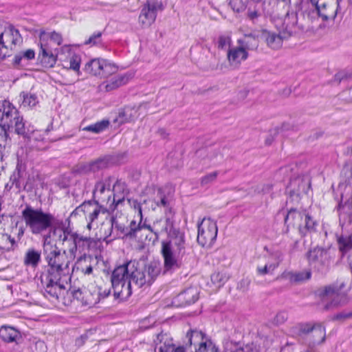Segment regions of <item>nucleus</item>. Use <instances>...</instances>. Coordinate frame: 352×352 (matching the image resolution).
Wrapping results in <instances>:
<instances>
[{"instance_id":"nucleus-47","label":"nucleus","mask_w":352,"mask_h":352,"mask_svg":"<svg viewBox=\"0 0 352 352\" xmlns=\"http://www.w3.org/2000/svg\"><path fill=\"white\" fill-rule=\"evenodd\" d=\"M133 112V109L131 108H124L119 112L116 121L121 124L132 121L134 118Z\"/></svg>"},{"instance_id":"nucleus-49","label":"nucleus","mask_w":352,"mask_h":352,"mask_svg":"<svg viewBox=\"0 0 352 352\" xmlns=\"http://www.w3.org/2000/svg\"><path fill=\"white\" fill-rule=\"evenodd\" d=\"M338 243L339 245V250L342 254H346L349 251H352V240L349 237L341 236L338 238Z\"/></svg>"},{"instance_id":"nucleus-19","label":"nucleus","mask_w":352,"mask_h":352,"mask_svg":"<svg viewBox=\"0 0 352 352\" xmlns=\"http://www.w3.org/2000/svg\"><path fill=\"white\" fill-rule=\"evenodd\" d=\"M261 36L265 41L267 45L272 50L280 49L282 47L283 41L288 38L283 32L278 34L265 29L261 31Z\"/></svg>"},{"instance_id":"nucleus-9","label":"nucleus","mask_w":352,"mask_h":352,"mask_svg":"<svg viewBox=\"0 0 352 352\" xmlns=\"http://www.w3.org/2000/svg\"><path fill=\"white\" fill-rule=\"evenodd\" d=\"M217 232L216 221L204 218L198 225V243L202 247H211L216 241Z\"/></svg>"},{"instance_id":"nucleus-30","label":"nucleus","mask_w":352,"mask_h":352,"mask_svg":"<svg viewBox=\"0 0 352 352\" xmlns=\"http://www.w3.org/2000/svg\"><path fill=\"white\" fill-rule=\"evenodd\" d=\"M41 261V253L34 248H29L25 254L23 264L25 266L36 268Z\"/></svg>"},{"instance_id":"nucleus-15","label":"nucleus","mask_w":352,"mask_h":352,"mask_svg":"<svg viewBox=\"0 0 352 352\" xmlns=\"http://www.w3.org/2000/svg\"><path fill=\"white\" fill-rule=\"evenodd\" d=\"M97 257L84 253L76 261L72 271L81 272L85 275H90L93 273L94 268L98 265Z\"/></svg>"},{"instance_id":"nucleus-43","label":"nucleus","mask_w":352,"mask_h":352,"mask_svg":"<svg viewBox=\"0 0 352 352\" xmlns=\"http://www.w3.org/2000/svg\"><path fill=\"white\" fill-rule=\"evenodd\" d=\"M168 241H171L173 245H174L176 248L175 250L185 254V236L183 232H179L178 234L173 235L169 237Z\"/></svg>"},{"instance_id":"nucleus-29","label":"nucleus","mask_w":352,"mask_h":352,"mask_svg":"<svg viewBox=\"0 0 352 352\" xmlns=\"http://www.w3.org/2000/svg\"><path fill=\"white\" fill-rule=\"evenodd\" d=\"M18 247V244L14 239L8 234L0 232V253L14 252Z\"/></svg>"},{"instance_id":"nucleus-59","label":"nucleus","mask_w":352,"mask_h":352,"mask_svg":"<svg viewBox=\"0 0 352 352\" xmlns=\"http://www.w3.org/2000/svg\"><path fill=\"white\" fill-rule=\"evenodd\" d=\"M232 40L230 36L221 35L219 36L217 40V47L219 49L223 50L226 47H230Z\"/></svg>"},{"instance_id":"nucleus-56","label":"nucleus","mask_w":352,"mask_h":352,"mask_svg":"<svg viewBox=\"0 0 352 352\" xmlns=\"http://www.w3.org/2000/svg\"><path fill=\"white\" fill-rule=\"evenodd\" d=\"M219 175L218 171L210 173L201 178L200 184L201 186H206L214 182Z\"/></svg>"},{"instance_id":"nucleus-20","label":"nucleus","mask_w":352,"mask_h":352,"mask_svg":"<svg viewBox=\"0 0 352 352\" xmlns=\"http://www.w3.org/2000/svg\"><path fill=\"white\" fill-rule=\"evenodd\" d=\"M326 340V330L320 323L318 322L316 327L310 333L304 344L310 349L322 344Z\"/></svg>"},{"instance_id":"nucleus-62","label":"nucleus","mask_w":352,"mask_h":352,"mask_svg":"<svg viewBox=\"0 0 352 352\" xmlns=\"http://www.w3.org/2000/svg\"><path fill=\"white\" fill-rule=\"evenodd\" d=\"M155 203L156 204L157 206L163 207L164 208V212L166 211L168 208H173L170 205L169 201L165 195H161L159 198H155Z\"/></svg>"},{"instance_id":"nucleus-24","label":"nucleus","mask_w":352,"mask_h":352,"mask_svg":"<svg viewBox=\"0 0 352 352\" xmlns=\"http://www.w3.org/2000/svg\"><path fill=\"white\" fill-rule=\"evenodd\" d=\"M342 0H337L336 8L329 5L326 1H322L321 3H319V6L315 7L318 16H320L324 21H327L329 19H335L338 13V10L340 7V2Z\"/></svg>"},{"instance_id":"nucleus-42","label":"nucleus","mask_w":352,"mask_h":352,"mask_svg":"<svg viewBox=\"0 0 352 352\" xmlns=\"http://www.w3.org/2000/svg\"><path fill=\"white\" fill-rule=\"evenodd\" d=\"M21 177L22 173L21 166L17 164L16 169L10 177V183L11 184L10 188L14 186L17 190H20L23 184L21 182Z\"/></svg>"},{"instance_id":"nucleus-33","label":"nucleus","mask_w":352,"mask_h":352,"mask_svg":"<svg viewBox=\"0 0 352 352\" xmlns=\"http://www.w3.org/2000/svg\"><path fill=\"white\" fill-rule=\"evenodd\" d=\"M237 43L248 50H255L258 47V36L253 33L245 34L243 38L239 39Z\"/></svg>"},{"instance_id":"nucleus-35","label":"nucleus","mask_w":352,"mask_h":352,"mask_svg":"<svg viewBox=\"0 0 352 352\" xmlns=\"http://www.w3.org/2000/svg\"><path fill=\"white\" fill-rule=\"evenodd\" d=\"M103 60L102 58H94L85 64L84 70L91 75L100 76Z\"/></svg>"},{"instance_id":"nucleus-8","label":"nucleus","mask_w":352,"mask_h":352,"mask_svg":"<svg viewBox=\"0 0 352 352\" xmlns=\"http://www.w3.org/2000/svg\"><path fill=\"white\" fill-rule=\"evenodd\" d=\"M161 252L164 258L165 272H173L182 266V259L184 254L175 250L171 241L162 242Z\"/></svg>"},{"instance_id":"nucleus-17","label":"nucleus","mask_w":352,"mask_h":352,"mask_svg":"<svg viewBox=\"0 0 352 352\" xmlns=\"http://www.w3.org/2000/svg\"><path fill=\"white\" fill-rule=\"evenodd\" d=\"M50 233H52V235L56 237V242L63 245H67L69 248L73 244L76 232H74L69 226H63L60 228L52 227L50 229Z\"/></svg>"},{"instance_id":"nucleus-48","label":"nucleus","mask_w":352,"mask_h":352,"mask_svg":"<svg viewBox=\"0 0 352 352\" xmlns=\"http://www.w3.org/2000/svg\"><path fill=\"white\" fill-rule=\"evenodd\" d=\"M109 160L106 157H100L94 161L90 162L91 173H96L108 166Z\"/></svg>"},{"instance_id":"nucleus-10","label":"nucleus","mask_w":352,"mask_h":352,"mask_svg":"<svg viewBox=\"0 0 352 352\" xmlns=\"http://www.w3.org/2000/svg\"><path fill=\"white\" fill-rule=\"evenodd\" d=\"M101 239L87 237L76 233L73 244L68 248V252L73 257L77 252L85 253L86 251H95L101 246Z\"/></svg>"},{"instance_id":"nucleus-40","label":"nucleus","mask_w":352,"mask_h":352,"mask_svg":"<svg viewBox=\"0 0 352 352\" xmlns=\"http://www.w3.org/2000/svg\"><path fill=\"white\" fill-rule=\"evenodd\" d=\"M35 53L33 50L29 49L25 52H21L14 56L13 65L14 66H20L23 65V60H30L34 58Z\"/></svg>"},{"instance_id":"nucleus-37","label":"nucleus","mask_w":352,"mask_h":352,"mask_svg":"<svg viewBox=\"0 0 352 352\" xmlns=\"http://www.w3.org/2000/svg\"><path fill=\"white\" fill-rule=\"evenodd\" d=\"M205 335L204 333L197 329H191L186 333V338L187 342H186V347L190 346L192 344H200V342H204Z\"/></svg>"},{"instance_id":"nucleus-22","label":"nucleus","mask_w":352,"mask_h":352,"mask_svg":"<svg viewBox=\"0 0 352 352\" xmlns=\"http://www.w3.org/2000/svg\"><path fill=\"white\" fill-rule=\"evenodd\" d=\"M164 218L165 225L160 231L159 230V234L164 232L167 234L168 237L169 238L182 232L176 225L175 211L173 208H168L164 212Z\"/></svg>"},{"instance_id":"nucleus-39","label":"nucleus","mask_w":352,"mask_h":352,"mask_svg":"<svg viewBox=\"0 0 352 352\" xmlns=\"http://www.w3.org/2000/svg\"><path fill=\"white\" fill-rule=\"evenodd\" d=\"M109 120L104 119L94 124L84 127L82 129V131H89L97 134L106 130L109 126Z\"/></svg>"},{"instance_id":"nucleus-51","label":"nucleus","mask_w":352,"mask_h":352,"mask_svg":"<svg viewBox=\"0 0 352 352\" xmlns=\"http://www.w3.org/2000/svg\"><path fill=\"white\" fill-rule=\"evenodd\" d=\"M100 77L107 78L110 75L114 74L117 71V67L112 63L107 62V60H103Z\"/></svg>"},{"instance_id":"nucleus-6","label":"nucleus","mask_w":352,"mask_h":352,"mask_svg":"<svg viewBox=\"0 0 352 352\" xmlns=\"http://www.w3.org/2000/svg\"><path fill=\"white\" fill-rule=\"evenodd\" d=\"M306 258L315 272L325 276L329 272L331 264L335 258V250L317 246L307 252Z\"/></svg>"},{"instance_id":"nucleus-4","label":"nucleus","mask_w":352,"mask_h":352,"mask_svg":"<svg viewBox=\"0 0 352 352\" xmlns=\"http://www.w3.org/2000/svg\"><path fill=\"white\" fill-rule=\"evenodd\" d=\"M21 218L32 234L38 235L51 229L55 221L53 214L45 212L41 208L26 205L21 212Z\"/></svg>"},{"instance_id":"nucleus-13","label":"nucleus","mask_w":352,"mask_h":352,"mask_svg":"<svg viewBox=\"0 0 352 352\" xmlns=\"http://www.w3.org/2000/svg\"><path fill=\"white\" fill-rule=\"evenodd\" d=\"M113 177H106L98 180L93 189V200H96L101 204H110L111 199V184Z\"/></svg>"},{"instance_id":"nucleus-1","label":"nucleus","mask_w":352,"mask_h":352,"mask_svg":"<svg viewBox=\"0 0 352 352\" xmlns=\"http://www.w3.org/2000/svg\"><path fill=\"white\" fill-rule=\"evenodd\" d=\"M159 261H153L142 266L136 260L126 261L114 268L111 274L115 298L127 300L132 294L131 282L138 288L150 286L160 274Z\"/></svg>"},{"instance_id":"nucleus-52","label":"nucleus","mask_w":352,"mask_h":352,"mask_svg":"<svg viewBox=\"0 0 352 352\" xmlns=\"http://www.w3.org/2000/svg\"><path fill=\"white\" fill-rule=\"evenodd\" d=\"M43 140V138L40 133L34 128V135L30 138L29 140H26L25 142L30 144L32 147H35L37 150H41L43 148L38 144H34V142H39Z\"/></svg>"},{"instance_id":"nucleus-32","label":"nucleus","mask_w":352,"mask_h":352,"mask_svg":"<svg viewBox=\"0 0 352 352\" xmlns=\"http://www.w3.org/2000/svg\"><path fill=\"white\" fill-rule=\"evenodd\" d=\"M177 299L184 306L192 304L198 299V292L195 288H188L181 292Z\"/></svg>"},{"instance_id":"nucleus-36","label":"nucleus","mask_w":352,"mask_h":352,"mask_svg":"<svg viewBox=\"0 0 352 352\" xmlns=\"http://www.w3.org/2000/svg\"><path fill=\"white\" fill-rule=\"evenodd\" d=\"M129 78L126 75H117L112 77L109 80L106 82L105 90L110 91L114 90L128 82Z\"/></svg>"},{"instance_id":"nucleus-11","label":"nucleus","mask_w":352,"mask_h":352,"mask_svg":"<svg viewBox=\"0 0 352 352\" xmlns=\"http://www.w3.org/2000/svg\"><path fill=\"white\" fill-rule=\"evenodd\" d=\"M158 223V221L154 222L153 227H152L150 225H147L146 223H142V220H140L138 223L136 221L132 220L131 221L130 231H129L128 234H126L127 239L143 241L148 238V232H153L156 238H157L159 230L156 229L155 227Z\"/></svg>"},{"instance_id":"nucleus-5","label":"nucleus","mask_w":352,"mask_h":352,"mask_svg":"<svg viewBox=\"0 0 352 352\" xmlns=\"http://www.w3.org/2000/svg\"><path fill=\"white\" fill-rule=\"evenodd\" d=\"M342 172L346 179L340 182L338 190L340 192L342 201L345 199L346 201L344 204L342 201L339 203L337 209L340 221L351 223L352 221V168H344Z\"/></svg>"},{"instance_id":"nucleus-63","label":"nucleus","mask_w":352,"mask_h":352,"mask_svg":"<svg viewBox=\"0 0 352 352\" xmlns=\"http://www.w3.org/2000/svg\"><path fill=\"white\" fill-rule=\"evenodd\" d=\"M288 319V314L285 311L277 313L273 320V323L279 325L285 323Z\"/></svg>"},{"instance_id":"nucleus-18","label":"nucleus","mask_w":352,"mask_h":352,"mask_svg":"<svg viewBox=\"0 0 352 352\" xmlns=\"http://www.w3.org/2000/svg\"><path fill=\"white\" fill-rule=\"evenodd\" d=\"M126 190V185L124 182L118 179L114 183L111 189V197L113 198L111 199L109 210L114 211L120 204L123 203Z\"/></svg>"},{"instance_id":"nucleus-61","label":"nucleus","mask_w":352,"mask_h":352,"mask_svg":"<svg viewBox=\"0 0 352 352\" xmlns=\"http://www.w3.org/2000/svg\"><path fill=\"white\" fill-rule=\"evenodd\" d=\"M352 318V309L344 310L335 314L333 317L334 320L345 321Z\"/></svg>"},{"instance_id":"nucleus-28","label":"nucleus","mask_w":352,"mask_h":352,"mask_svg":"<svg viewBox=\"0 0 352 352\" xmlns=\"http://www.w3.org/2000/svg\"><path fill=\"white\" fill-rule=\"evenodd\" d=\"M318 322H306L298 323L294 327V332L303 343L307 339L309 335L314 329Z\"/></svg>"},{"instance_id":"nucleus-64","label":"nucleus","mask_w":352,"mask_h":352,"mask_svg":"<svg viewBox=\"0 0 352 352\" xmlns=\"http://www.w3.org/2000/svg\"><path fill=\"white\" fill-rule=\"evenodd\" d=\"M75 172L80 175H87L91 173L90 162L82 163L78 165L76 168Z\"/></svg>"},{"instance_id":"nucleus-41","label":"nucleus","mask_w":352,"mask_h":352,"mask_svg":"<svg viewBox=\"0 0 352 352\" xmlns=\"http://www.w3.org/2000/svg\"><path fill=\"white\" fill-rule=\"evenodd\" d=\"M155 18L156 13L144 6L140 15V21L142 23L146 25H150L155 21Z\"/></svg>"},{"instance_id":"nucleus-58","label":"nucleus","mask_w":352,"mask_h":352,"mask_svg":"<svg viewBox=\"0 0 352 352\" xmlns=\"http://www.w3.org/2000/svg\"><path fill=\"white\" fill-rule=\"evenodd\" d=\"M80 302L82 306L91 307L96 302V300L94 299L93 294L89 291L85 290L83 300H82Z\"/></svg>"},{"instance_id":"nucleus-34","label":"nucleus","mask_w":352,"mask_h":352,"mask_svg":"<svg viewBox=\"0 0 352 352\" xmlns=\"http://www.w3.org/2000/svg\"><path fill=\"white\" fill-rule=\"evenodd\" d=\"M20 336L19 331L13 327L3 326L0 329V338L5 342H16Z\"/></svg>"},{"instance_id":"nucleus-45","label":"nucleus","mask_w":352,"mask_h":352,"mask_svg":"<svg viewBox=\"0 0 352 352\" xmlns=\"http://www.w3.org/2000/svg\"><path fill=\"white\" fill-rule=\"evenodd\" d=\"M228 279V274L224 272H216L211 275V281L217 287L223 286Z\"/></svg>"},{"instance_id":"nucleus-3","label":"nucleus","mask_w":352,"mask_h":352,"mask_svg":"<svg viewBox=\"0 0 352 352\" xmlns=\"http://www.w3.org/2000/svg\"><path fill=\"white\" fill-rule=\"evenodd\" d=\"M0 126L6 135L8 131L13 129L25 142L34 135V126L27 122L20 116L18 110L7 101H4L0 106Z\"/></svg>"},{"instance_id":"nucleus-53","label":"nucleus","mask_w":352,"mask_h":352,"mask_svg":"<svg viewBox=\"0 0 352 352\" xmlns=\"http://www.w3.org/2000/svg\"><path fill=\"white\" fill-rule=\"evenodd\" d=\"M32 352H47V348L45 343L40 340H33L30 345Z\"/></svg>"},{"instance_id":"nucleus-55","label":"nucleus","mask_w":352,"mask_h":352,"mask_svg":"<svg viewBox=\"0 0 352 352\" xmlns=\"http://www.w3.org/2000/svg\"><path fill=\"white\" fill-rule=\"evenodd\" d=\"M261 12L256 9H251L249 8L247 10L246 18L253 24H257L261 17Z\"/></svg>"},{"instance_id":"nucleus-14","label":"nucleus","mask_w":352,"mask_h":352,"mask_svg":"<svg viewBox=\"0 0 352 352\" xmlns=\"http://www.w3.org/2000/svg\"><path fill=\"white\" fill-rule=\"evenodd\" d=\"M76 211H82L85 215L86 219L91 222H94L98 219L100 213H110L112 211L108 208H104L101 202L96 200L85 201L79 206L76 208Z\"/></svg>"},{"instance_id":"nucleus-54","label":"nucleus","mask_w":352,"mask_h":352,"mask_svg":"<svg viewBox=\"0 0 352 352\" xmlns=\"http://www.w3.org/2000/svg\"><path fill=\"white\" fill-rule=\"evenodd\" d=\"M276 267V265L272 263L265 264L264 266H258L256 267V273L258 275L261 276L272 274Z\"/></svg>"},{"instance_id":"nucleus-23","label":"nucleus","mask_w":352,"mask_h":352,"mask_svg":"<svg viewBox=\"0 0 352 352\" xmlns=\"http://www.w3.org/2000/svg\"><path fill=\"white\" fill-rule=\"evenodd\" d=\"M248 57V52L241 45L230 48L227 53V58L230 65L234 67H238L243 60Z\"/></svg>"},{"instance_id":"nucleus-27","label":"nucleus","mask_w":352,"mask_h":352,"mask_svg":"<svg viewBox=\"0 0 352 352\" xmlns=\"http://www.w3.org/2000/svg\"><path fill=\"white\" fill-rule=\"evenodd\" d=\"M40 43L46 44L47 46L58 47L61 45L63 38L60 34L55 31L46 32L41 31L39 34Z\"/></svg>"},{"instance_id":"nucleus-57","label":"nucleus","mask_w":352,"mask_h":352,"mask_svg":"<svg viewBox=\"0 0 352 352\" xmlns=\"http://www.w3.org/2000/svg\"><path fill=\"white\" fill-rule=\"evenodd\" d=\"M101 32H94L90 37L85 41V45H96L100 44L102 42Z\"/></svg>"},{"instance_id":"nucleus-7","label":"nucleus","mask_w":352,"mask_h":352,"mask_svg":"<svg viewBox=\"0 0 352 352\" xmlns=\"http://www.w3.org/2000/svg\"><path fill=\"white\" fill-rule=\"evenodd\" d=\"M345 283L342 280H337L333 284L324 286L318 289L317 293L321 298L334 296L333 299L324 306L325 309H329L343 305L346 302V296L342 294V290L345 287Z\"/></svg>"},{"instance_id":"nucleus-60","label":"nucleus","mask_w":352,"mask_h":352,"mask_svg":"<svg viewBox=\"0 0 352 352\" xmlns=\"http://www.w3.org/2000/svg\"><path fill=\"white\" fill-rule=\"evenodd\" d=\"M50 230L49 233L47 234H45L43 237V254L45 253V251H51L52 248H57L58 247L55 245H53L50 239L51 237V235L52 233H50V229H48Z\"/></svg>"},{"instance_id":"nucleus-21","label":"nucleus","mask_w":352,"mask_h":352,"mask_svg":"<svg viewBox=\"0 0 352 352\" xmlns=\"http://www.w3.org/2000/svg\"><path fill=\"white\" fill-rule=\"evenodd\" d=\"M299 30L300 28L298 24L297 12L288 10L283 20L282 32L289 38Z\"/></svg>"},{"instance_id":"nucleus-50","label":"nucleus","mask_w":352,"mask_h":352,"mask_svg":"<svg viewBox=\"0 0 352 352\" xmlns=\"http://www.w3.org/2000/svg\"><path fill=\"white\" fill-rule=\"evenodd\" d=\"M101 230L103 232V236L102 238L100 239L101 240L102 239L103 241H105L107 243H109V242L115 239H117V238H114V230H113V228L110 223H109L107 227L106 226V225L103 224Z\"/></svg>"},{"instance_id":"nucleus-46","label":"nucleus","mask_w":352,"mask_h":352,"mask_svg":"<svg viewBox=\"0 0 352 352\" xmlns=\"http://www.w3.org/2000/svg\"><path fill=\"white\" fill-rule=\"evenodd\" d=\"M20 96L23 98L21 105L24 107H33L38 102V97L34 94L22 92Z\"/></svg>"},{"instance_id":"nucleus-12","label":"nucleus","mask_w":352,"mask_h":352,"mask_svg":"<svg viewBox=\"0 0 352 352\" xmlns=\"http://www.w3.org/2000/svg\"><path fill=\"white\" fill-rule=\"evenodd\" d=\"M0 40L4 58L11 55V52L18 44L22 42V38L18 30L13 26H9L0 34Z\"/></svg>"},{"instance_id":"nucleus-2","label":"nucleus","mask_w":352,"mask_h":352,"mask_svg":"<svg viewBox=\"0 0 352 352\" xmlns=\"http://www.w3.org/2000/svg\"><path fill=\"white\" fill-rule=\"evenodd\" d=\"M47 263V270L41 282L44 285L46 297L57 300L65 287L61 283L63 277L70 274V261L66 250L61 252L58 248L51 251H45L43 254Z\"/></svg>"},{"instance_id":"nucleus-26","label":"nucleus","mask_w":352,"mask_h":352,"mask_svg":"<svg viewBox=\"0 0 352 352\" xmlns=\"http://www.w3.org/2000/svg\"><path fill=\"white\" fill-rule=\"evenodd\" d=\"M109 223H110L113 230H114V238L127 239L126 234H128L129 231H130L131 223L129 226H126L124 223L120 222L115 215L110 217Z\"/></svg>"},{"instance_id":"nucleus-38","label":"nucleus","mask_w":352,"mask_h":352,"mask_svg":"<svg viewBox=\"0 0 352 352\" xmlns=\"http://www.w3.org/2000/svg\"><path fill=\"white\" fill-rule=\"evenodd\" d=\"M302 221H304V227L300 228V235L302 236H305L308 233L316 231L317 222L307 212L303 217Z\"/></svg>"},{"instance_id":"nucleus-31","label":"nucleus","mask_w":352,"mask_h":352,"mask_svg":"<svg viewBox=\"0 0 352 352\" xmlns=\"http://www.w3.org/2000/svg\"><path fill=\"white\" fill-rule=\"evenodd\" d=\"M305 213V210L300 211L294 208H291L285 217V223L287 225V228L289 226L297 227L298 224L302 221ZM287 230L288 229L287 231Z\"/></svg>"},{"instance_id":"nucleus-44","label":"nucleus","mask_w":352,"mask_h":352,"mask_svg":"<svg viewBox=\"0 0 352 352\" xmlns=\"http://www.w3.org/2000/svg\"><path fill=\"white\" fill-rule=\"evenodd\" d=\"M289 278L292 283H300L308 280L311 277V270H304L296 273H290Z\"/></svg>"},{"instance_id":"nucleus-16","label":"nucleus","mask_w":352,"mask_h":352,"mask_svg":"<svg viewBox=\"0 0 352 352\" xmlns=\"http://www.w3.org/2000/svg\"><path fill=\"white\" fill-rule=\"evenodd\" d=\"M311 186L310 179L307 176H298L290 180L287 189L291 195L299 196L307 193Z\"/></svg>"},{"instance_id":"nucleus-25","label":"nucleus","mask_w":352,"mask_h":352,"mask_svg":"<svg viewBox=\"0 0 352 352\" xmlns=\"http://www.w3.org/2000/svg\"><path fill=\"white\" fill-rule=\"evenodd\" d=\"M38 59L43 66L45 67H54L56 62V56L52 52V46H47L46 44L40 43Z\"/></svg>"}]
</instances>
